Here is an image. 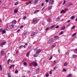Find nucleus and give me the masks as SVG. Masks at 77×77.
I'll return each instance as SVG.
<instances>
[{
    "mask_svg": "<svg viewBox=\"0 0 77 77\" xmlns=\"http://www.w3.org/2000/svg\"><path fill=\"white\" fill-rule=\"evenodd\" d=\"M54 38H55L56 39H59V38L58 36H54Z\"/></svg>",
    "mask_w": 77,
    "mask_h": 77,
    "instance_id": "19",
    "label": "nucleus"
},
{
    "mask_svg": "<svg viewBox=\"0 0 77 77\" xmlns=\"http://www.w3.org/2000/svg\"><path fill=\"white\" fill-rule=\"evenodd\" d=\"M55 26V25H52V26H51L50 27V29H53V28H54V26Z\"/></svg>",
    "mask_w": 77,
    "mask_h": 77,
    "instance_id": "24",
    "label": "nucleus"
},
{
    "mask_svg": "<svg viewBox=\"0 0 77 77\" xmlns=\"http://www.w3.org/2000/svg\"><path fill=\"white\" fill-rule=\"evenodd\" d=\"M56 68H57V67H56V66L54 68V69H56Z\"/></svg>",
    "mask_w": 77,
    "mask_h": 77,
    "instance_id": "64",
    "label": "nucleus"
},
{
    "mask_svg": "<svg viewBox=\"0 0 77 77\" xmlns=\"http://www.w3.org/2000/svg\"><path fill=\"white\" fill-rule=\"evenodd\" d=\"M76 34H77V33H76L73 34L72 35V36H73V37L74 36H75L76 35Z\"/></svg>",
    "mask_w": 77,
    "mask_h": 77,
    "instance_id": "39",
    "label": "nucleus"
},
{
    "mask_svg": "<svg viewBox=\"0 0 77 77\" xmlns=\"http://www.w3.org/2000/svg\"><path fill=\"white\" fill-rule=\"evenodd\" d=\"M73 4L72 3H70L69 5H68V6H71V5H72Z\"/></svg>",
    "mask_w": 77,
    "mask_h": 77,
    "instance_id": "34",
    "label": "nucleus"
},
{
    "mask_svg": "<svg viewBox=\"0 0 77 77\" xmlns=\"http://www.w3.org/2000/svg\"><path fill=\"white\" fill-rule=\"evenodd\" d=\"M65 11L64 10H62L60 12V14H62L63 13H65Z\"/></svg>",
    "mask_w": 77,
    "mask_h": 77,
    "instance_id": "21",
    "label": "nucleus"
},
{
    "mask_svg": "<svg viewBox=\"0 0 77 77\" xmlns=\"http://www.w3.org/2000/svg\"><path fill=\"white\" fill-rule=\"evenodd\" d=\"M53 7V6L51 5V6H49L48 8V10L49 9H51V8H52V7Z\"/></svg>",
    "mask_w": 77,
    "mask_h": 77,
    "instance_id": "32",
    "label": "nucleus"
},
{
    "mask_svg": "<svg viewBox=\"0 0 77 77\" xmlns=\"http://www.w3.org/2000/svg\"><path fill=\"white\" fill-rule=\"evenodd\" d=\"M32 21V23L33 24H36L38 22V19L36 18H34Z\"/></svg>",
    "mask_w": 77,
    "mask_h": 77,
    "instance_id": "1",
    "label": "nucleus"
},
{
    "mask_svg": "<svg viewBox=\"0 0 77 77\" xmlns=\"http://www.w3.org/2000/svg\"><path fill=\"white\" fill-rule=\"evenodd\" d=\"M14 26L13 25H11L9 26V27L10 29H13L14 28Z\"/></svg>",
    "mask_w": 77,
    "mask_h": 77,
    "instance_id": "14",
    "label": "nucleus"
},
{
    "mask_svg": "<svg viewBox=\"0 0 77 77\" xmlns=\"http://www.w3.org/2000/svg\"><path fill=\"white\" fill-rule=\"evenodd\" d=\"M59 27V26L58 25H57L56 27V29H57Z\"/></svg>",
    "mask_w": 77,
    "mask_h": 77,
    "instance_id": "49",
    "label": "nucleus"
},
{
    "mask_svg": "<svg viewBox=\"0 0 77 77\" xmlns=\"http://www.w3.org/2000/svg\"><path fill=\"white\" fill-rule=\"evenodd\" d=\"M75 26H73L72 27V29H74L75 28Z\"/></svg>",
    "mask_w": 77,
    "mask_h": 77,
    "instance_id": "55",
    "label": "nucleus"
},
{
    "mask_svg": "<svg viewBox=\"0 0 77 77\" xmlns=\"http://www.w3.org/2000/svg\"><path fill=\"white\" fill-rule=\"evenodd\" d=\"M23 47H24V48H26V47H25V45H24V46L21 45L19 47V48H23Z\"/></svg>",
    "mask_w": 77,
    "mask_h": 77,
    "instance_id": "18",
    "label": "nucleus"
},
{
    "mask_svg": "<svg viewBox=\"0 0 77 77\" xmlns=\"http://www.w3.org/2000/svg\"><path fill=\"white\" fill-rule=\"evenodd\" d=\"M50 21H51V19H50L49 18L48 19V22H49V23L50 22Z\"/></svg>",
    "mask_w": 77,
    "mask_h": 77,
    "instance_id": "57",
    "label": "nucleus"
},
{
    "mask_svg": "<svg viewBox=\"0 0 77 77\" xmlns=\"http://www.w3.org/2000/svg\"><path fill=\"white\" fill-rule=\"evenodd\" d=\"M63 71H64V72H65L66 71V70L65 68L64 69H63Z\"/></svg>",
    "mask_w": 77,
    "mask_h": 77,
    "instance_id": "46",
    "label": "nucleus"
},
{
    "mask_svg": "<svg viewBox=\"0 0 77 77\" xmlns=\"http://www.w3.org/2000/svg\"><path fill=\"white\" fill-rule=\"evenodd\" d=\"M41 50L40 49H38V50L36 51V54H38L39 53H41Z\"/></svg>",
    "mask_w": 77,
    "mask_h": 77,
    "instance_id": "8",
    "label": "nucleus"
},
{
    "mask_svg": "<svg viewBox=\"0 0 77 77\" xmlns=\"http://www.w3.org/2000/svg\"><path fill=\"white\" fill-rule=\"evenodd\" d=\"M10 61H11V59H9L7 60V64L9 65V62H10Z\"/></svg>",
    "mask_w": 77,
    "mask_h": 77,
    "instance_id": "23",
    "label": "nucleus"
},
{
    "mask_svg": "<svg viewBox=\"0 0 77 77\" xmlns=\"http://www.w3.org/2000/svg\"><path fill=\"white\" fill-rule=\"evenodd\" d=\"M18 72V70H16L15 72V74H17Z\"/></svg>",
    "mask_w": 77,
    "mask_h": 77,
    "instance_id": "45",
    "label": "nucleus"
},
{
    "mask_svg": "<svg viewBox=\"0 0 77 77\" xmlns=\"http://www.w3.org/2000/svg\"><path fill=\"white\" fill-rule=\"evenodd\" d=\"M55 47H56V44L53 45L51 46V48H54Z\"/></svg>",
    "mask_w": 77,
    "mask_h": 77,
    "instance_id": "26",
    "label": "nucleus"
},
{
    "mask_svg": "<svg viewBox=\"0 0 77 77\" xmlns=\"http://www.w3.org/2000/svg\"><path fill=\"white\" fill-rule=\"evenodd\" d=\"M24 65H27V63L26 62H24L23 63Z\"/></svg>",
    "mask_w": 77,
    "mask_h": 77,
    "instance_id": "43",
    "label": "nucleus"
},
{
    "mask_svg": "<svg viewBox=\"0 0 77 77\" xmlns=\"http://www.w3.org/2000/svg\"><path fill=\"white\" fill-rule=\"evenodd\" d=\"M16 54H18V51L17 50V51H16Z\"/></svg>",
    "mask_w": 77,
    "mask_h": 77,
    "instance_id": "63",
    "label": "nucleus"
},
{
    "mask_svg": "<svg viewBox=\"0 0 77 77\" xmlns=\"http://www.w3.org/2000/svg\"><path fill=\"white\" fill-rule=\"evenodd\" d=\"M65 26H63V27L61 28L62 30H65Z\"/></svg>",
    "mask_w": 77,
    "mask_h": 77,
    "instance_id": "22",
    "label": "nucleus"
},
{
    "mask_svg": "<svg viewBox=\"0 0 77 77\" xmlns=\"http://www.w3.org/2000/svg\"><path fill=\"white\" fill-rule=\"evenodd\" d=\"M26 16L23 17V20H25L26 19Z\"/></svg>",
    "mask_w": 77,
    "mask_h": 77,
    "instance_id": "52",
    "label": "nucleus"
},
{
    "mask_svg": "<svg viewBox=\"0 0 77 77\" xmlns=\"http://www.w3.org/2000/svg\"><path fill=\"white\" fill-rule=\"evenodd\" d=\"M1 55L2 56H5V52L3 51H1Z\"/></svg>",
    "mask_w": 77,
    "mask_h": 77,
    "instance_id": "6",
    "label": "nucleus"
},
{
    "mask_svg": "<svg viewBox=\"0 0 77 77\" xmlns=\"http://www.w3.org/2000/svg\"><path fill=\"white\" fill-rule=\"evenodd\" d=\"M45 2L46 3H47L48 2V0H45Z\"/></svg>",
    "mask_w": 77,
    "mask_h": 77,
    "instance_id": "51",
    "label": "nucleus"
},
{
    "mask_svg": "<svg viewBox=\"0 0 77 77\" xmlns=\"http://www.w3.org/2000/svg\"><path fill=\"white\" fill-rule=\"evenodd\" d=\"M53 71V70H51L50 72H49V73L50 74H52V71Z\"/></svg>",
    "mask_w": 77,
    "mask_h": 77,
    "instance_id": "36",
    "label": "nucleus"
},
{
    "mask_svg": "<svg viewBox=\"0 0 77 77\" xmlns=\"http://www.w3.org/2000/svg\"><path fill=\"white\" fill-rule=\"evenodd\" d=\"M66 65H67V63H64V66H66Z\"/></svg>",
    "mask_w": 77,
    "mask_h": 77,
    "instance_id": "48",
    "label": "nucleus"
},
{
    "mask_svg": "<svg viewBox=\"0 0 77 77\" xmlns=\"http://www.w3.org/2000/svg\"><path fill=\"white\" fill-rule=\"evenodd\" d=\"M49 5H53V0H50Z\"/></svg>",
    "mask_w": 77,
    "mask_h": 77,
    "instance_id": "9",
    "label": "nucleus"
},
{
    "mask_svg": "<svg viewBox=\"0 0 77 77\" xmlns=\"http://www.w3.org/2000/svg\"><path fill=\"white\" fill-rule=\"evenodd\" d=\"M32 2V1H29L28 2H26L25 3L26 5H29V3H31Z\"/></svg>",
    "mask_w": 77,
    "mask_h": 77,
    "instance_id": "16",
    "label": "nucleus"
},
{
    "mask_svg": "<svg viewBox=\"0 0 77 77\" xmlns=\"http://www.w3.org/2000/svg\"><path fill=\"white\" fill-rule=\"evenodd\" d=\"M18 9H15L14 10V12L15 14H16V13H17V12H18Z\"/></svg>",
    "mask_w": 77,
    "mask_h": 77,
    "instance_id": "17",
    "label": "nucleus"
},
{
    "mask_svg": "<svg viewBox=\"0 0 77 77\" xmlns=\"http://www.w3.org/2000/svg\"><path fill=\"white\" fill-rule=\"evenodd\" d=\"M72 57L73 59H75L77 57V55H76L73 54L72 56Z\"/></svg>",
    "mask_w": 77,
    "mask_h": 77,
    "instance_id": "10",
    "label": "nucleus"
},
{
    "mask_svg": "<svg viewBox=\"0 0 77 77\" xmlns=\"http://www.w3.org/2000/svg\"><path fill=\"white\" fill-rule=\"evenodd\" d=\"M38 2V0H35L34 1V5H36V3H37Z\"/></svg>",
    "mask_w": 77,
    "mask_h": 77,
    "instance_id": "15",
    "label": "nucleus"
},
{
    "mask_svg": "<svg viewBox=\"0 0 77 77\" xmlns=\"http://www.w3.org/2000/svg\"><path fill=\"white\" fill-rule=\"evenodd\" d=\"M75 17V16L73 15L70 18H71V19H72V20H73V19H74V18Z\"/></svg>",
    "mask_w": 77,
    "mask_h": 77,
    "instance_id": "28",
    "label": "nucleus"
},
{
    "mask_svg": "<svg viewBox=\"0 0 77 77\" xmlns=\"http://www.w3.org/2000/svg\"><path fill=\"white\" fill-rule=\"evenodd\" d=\"M75 53H77V48L75 49V50L74 51Z\"/></svg>",
    "mask_w": 77,
    "mask_h": 77,
    "instance_id": "37",
    "label": "nucleus"
},
{
    "mask_svg": "<svg viewBox=\"0 0 77 77\" xmlns=\"http://www.w3.org/2000/svg\"><path fill=\"white\" fill-rule=\"evenodd\" d=\"M45 76L46 77H48V73H47L46 75H45Z\"/></svg>",
    "mask_w": 77,
    "mask_h": 77,
    "instance_id": "44",
    "label": "nucleus"
},
{
    "mask_svg": "<svg viewBox=\"0 0 77 77\" xmlns=\"http://www.w3.org/2000/svg\"><path fill=\"white\" fill-rule=\"evenodd\" d=\"M70 21H71L70 20H68L67 22V23H69V22H70Z\"/></svg>",
    "mask_w": 77,
    "mask_h": 77,
    "instance_id": "61",
    "label": "nucleus"
},
{
    "mask_svg": "<svg viewBox=\"0 0 77 77\" xmlns=\"http://www.w3.org/2000/svg\"><path fill=\"white\" fill-rule=\"evenodd\" d=\"M38 55H36V54H35L33 55L34 57H38Z\"/></svg>",
    "mask_w": 77,
    "mask_h": 77,
    "instance_id": "27",
    "label": "nucleus"
},
{
    "mask_svg": "<svg viewBox=\"0 0 77 77\" xmlns=\"http://www.w3.org/2000/svg\"><path fill=\"white\" fill-rule=\"evenodd\" d=\"M39 70H40V69L39 68L35 70V72H37V73H38V72H39Z\"/></svg>",
    "mask_w": 77,
    "mask_h": 77,
    "instance_id": "13",
    "label": "nucleus"
},
{
    "mask_svg": "<svg viewBox=\"0 0 77 77\" xmlns=\"http://www.w3.org/2000/svg\"><path fill=\"white\" fill-rule=\"evenodd\" d=\"M44 3H42L41 4L42 6H44Z\"/></svg>",
    "mask_w": 77,
    "mask_h": 77,
    "instance_id": "62",
    "label": "nucleus"
},
{
    "mask_svg": "<svg viewBox=\"0 0 77 77\" xmlns=\"http://www.w3.org/2000/svg\"><path fill=\"white\" fill-rule=\"evenodd\" d=\"M11 23H12V24H15L17 23V21L16 20H14Z\"/></svg>",
    "mask_w": 77,
    "mask_h": 77,
    "instance_id": "7",
    "label": "nucleus"
},
{
    "mask_svg": "<svg viewBox=\"0 0 77 77\" xmlns=\"http://www.w3.org/2000/svg\"><path fill=\"white\" fill-rule=\"evenodd\" d=\"M23 26H20V29H23Z\"/></svg>",
    "mask_w": 77,
    "mask_h": 77,
    "instance_id": "60",
    "label": "nucleus"
},
{
    "mask_svg": "<svg viewBox=\"0 0 77 77\" xmlns=\"http://www.w3.org/2000/svg\"><path fill=\"white\" fill-rule=\"evenodd\" d=\"M5 32H6V31L5 30H3L2 31V33H3V34H4V33H5Z\"/></svg>",
    "mask_w": 77,
    "mask_h": 77,
    "instance_id": "31",
    "label": "nucleus"
},
{
    "mask_svg": "<svg viewBox=\"0 0 77 77\" xmlns=\"http://www.w3.org/2000/svg\"><path fill=\"white\" fill-rule=\"evenodd\" d=\"M3 30V29L2 28H1L0 29V32H1Z\"/></svg>",
    "mask_w": 77,
    "mask_h": 77,
    "instance_id": "53",
    "label": "nucleus"
},
{
    "mask_svg": "<svg viewBox=\"0 0 77 77\" xmlns=\"http://www.w3.org/2000/svg\"><path fill=\"white\" fill-rule=\"evenodd\" d=\"M63 32L61 31L60 33H59V35H62V34H63Z\"/></svg>",
    "mask_w": 77,
    "mask_h": 77,
    "instance_id": "30",
    "label": "nucleus"
},
{
    "mask_svg": "<svg viewBox=\"0 0 77 77\" xmlns=\"http://www.w3.org/2000/svg\"><path fill=\"white\" fill-rule=\"evenodd\" d=\"M7 75L8 77H11V74L9 73H7Z\"/></svg>",
    "mask_w": 77,
    "mask_h": 77,
    "instance_id": "25",
    "label": "nucleus"
},
{
    "mask_svg": "<svg viewBox=\"0 0 77 77\" xmlns=\"http://www.w3.org/2000/svg\"><path fill=\"white\" fill-rule=\"evenodd\" d=\"M15 66V65L14 64H12L10 66H9V68L10 69H11V68H12L13 66Z\"/></svg>",
    "mask_w": 77,
    "mask_h": 77,
    "instance_id": "20",
    "label": "nucleus"
},
{
    "mask_svg": "<svg viewBox=\"0 0 77 77\" xmlns=\"http://www.w3.org/2000/svg\"><path fill=\"white\" fill-rule=\"evenodd\" d=\"M54 41V39L53 38H51L49 40L48 44H51Z\"/></svg>",
    "mask_w": 77,
    "mask_h": 77,
    "instance_id": "3",
    "label": "nucleus"
},
{
    "mask_svg": "<svg viewBox=\"0 0 77 77\" xmlns=\"http://www.w3.org/2000/svg\"><path fill=\"white\" fill-rule=\"evenodd\" d=\"M66 3V1H65V0H64L63 1V5H64Z\"/></svg>",
    "mask_w": 77,
    "mask_h": 77,
    "instance_id": "41",
    "label": "nucleus"
},
{
    "mask_svg": "<svg viewBox=\"0 0 77 77\" xmlns=\"http://www.w3.org/2000/svg\"><path fill=\"white\" fill-rule=\"evenodd\" d=\"M68 77H72V75L71 74H69L67 76Z\"/></svg>",
    "mask_w": 77,
    "mask_h": 77,
    "instance_id": "33",
    "label": "nucleus"
},
{
    "mask_svg": "<svg viewBox=\"0 0 77 77\" xmlns=\"http://www.w3.org/2000/svg\"><path fill=\"white\" fill-rule=\"evenodd\" d=\"M18 5V2H17L14 4L15 6H16V5Z\"/></svg>",
    "mask_w": 77,
    "mask_h": 77,
    "instance_id": "38",
    "label": "nucleus"
},
{
    "mask_svg": "<svg viewBox=\"0 0 77 77\" xmlns=\"http://www.w3.org/2000/svg\"><path fill=\"white\" fill-rule=\"evenodd\" d=\"M70 25H71V24H68L67 26V27H69V26H70Z\"/></svg>",
    "mask_w": 77,
    "mask_h": 77,
    "instance_id": "54",
    "label": "nucleus"
},
{
    "mask_svg": "<svg viewBox=\"0 0 77 77\" xmlns=\"http://www.w3.org/2000/svg\"><path fill=\"white\" fill-rule=\"evenodd\" d=\"M69 51H67V52L66 53V55H68L69 54Z\"/></svg>",
    "mask_w": 77,
    "mask_h": 77,
    "instance_id": "29",
    "label": "nucleus"
},
{
    "mask_svg": "<svg viewBox=\"0 0 77 77\" xmlns=\"http://www.w3.org/2000/svg\"><path fill=\"white\" fill-rule=\"evenodd\" d=\"M32 64L35 67L37 66L38 65V63H37L35 61L32 62Z\"/></svg>",
    "mask_w": 77,
    "mask_h": 77,
    "instance_id": "2",
    "label": "nucleus"
},
{
    "mask_svg": "<svg viewBox=\"0 0 77 77\" xmlns=\"http://www.w3.org/2000/svg\"><path fill=\"white\" fill-rule=\"evenodd\" d=\"M29 65L30 66H32V63H29Z\"/></svg>",
    "mask_w": 77,
    "mask_h": 77,
    "instance_id": "47",
    "label": "nucleus"
},
{
    "mask_svg": "<svg viewBox=\"0 0 77 77\" xmlns=\"http://www.w3.org/2000/svg\"><path fill=\"white\" fill-rule=\"evenodd\" d=\"M30 51H28L26 53V57H28L29 56V54H30Z\"/></svg>",
    "mask_w": 77,
    "mask_h": 77,
    "instance_id": "12",
    "label": "nucleus"
},
{
    "mask_svg": "<svg viewBox=\"0 0 77 77\" xmlns=\"http://www.w3.org/2000/svg\"><path fill=\"white\" fill-rule=\"evenodd\" d=\"M60 20V18L59 17H58L56 18V21L58 22V21H59Z\"/></svg>",
    "mask_w": 77,
    "mask_h": 77,
    "instance_id": "11",
    "label": "nucleus"
},
{
    "mask_svg": "<svg viewBox=\"0 0 77 77\" xmlns=\"http://www.w3.org/2000/svg\"><path fill=\"white\" fill-rule=\"evenodd\" d=\"M0 71H2V67L1 65H0Z\"/></svg>",
    "mask_w": 77,
    "mask_h": 77,
    "instance_id": "35",
    "label": "nucleus"
},
{
    "mask_svg": "<svg viewBox=\"0 0 77 77\" xmlns=\"http://www.w3.org/2000/svg\"><path fill=\"white\" fill-rule=\"evenodd\" d=\"M30 73V71H28L27 72V74H29Z\"/></svg>",
    "mask_w": 77,
    "mask_h": 77,
    "instance_id": "59",
    "label": "nucleus"
},
{
    "mask_svg": "<svg viewBox=\"0 0 77 77\" xmlns=\"http://www.w3.org/2000/svg\"><path fill=\"white\" fill-rule=\"evenodd\" d=\"M48 30V27H47L46 29V31H47Z\"/></svg>",
    "mask_w": 77,
    "mask_h": 77,
    "instance_id": "56",
    "label": "nucleus"
},
{
    "mask_svg": "<svg viewBox=\"0 0 77 77\" xmlns=\"http://www.w3.org/2000/svg\"><path fill=\"white\" fill-rule=\"evenodd\" d=\"M68 10V9L66 8H65L64 9V11H65V12H66V11H67Z\"/></svg>",
    "mask_w": 77,
    "mask_h": 77,
    "instance_id": "42",
    "label": "nucleus"
},
{
    "mask_svg": "<svg viewBox=\"0 0 77 77\" xmlns=\"http://www.w3.org/2000/svg\"><path fill=\"white\" fill-rule=\"evenodd\" d=\"M6 43V42H3L0 44V46H3V45H5Z\"/></svg>",
    "mask_w": 77,
    "mask_h": 77,
    "instance_id": "5",
    "label": "nucleus"
},
{
    "mask_svg": "<svg viewBox=\"0 0 77 77\" xmlns=\"http://www.w3.org/2000/svg\"><path fill=\"white\" fill-rule=\"evenodd\" d=\"M56 62L55 60H54V64H56Z\"/></svg>",
    "mask_w": 77,
    "mask_h": 77,
    "instance_id": "58",
    "label": "nucleus"
},
{
    "mask_svg": "<svg viewBox=\"0 0 77 77\" xmlns=\"http://www.w3.org/2000/svg\"><path fill=\"white\" fill-rule=\"evenodd\" d=\"M36 34H38V32H32L31 34V36H35V35H36Z\"/></svg>",
    "mask_w": 77,
    "mask_h": 77,
    "instance_id": "4",
    "label": "nucleus"
},
{
    "mask_svg": "<svg viewBox=\"0 0 77 77\" xmlns=\"http://www.w3.org/2000/svg\"><path fill=\"white\" fill-rule=\"evenodd\" d=\"M20 29H18L17 31V33H19V32H20Z\"/></svg>",
    "mask_w": 77,
    "mask_h": 77,
    "instance_id": "50",
    "label": "nucleus"
},
{
    "mask_svg": "<svg viewBox=\"0 0 77 77\" xmlns=\"http://www.w3.org/2000/svg\"><path fill=\"white\" fill-rule=\"evenodd\" d=\"M52 58H53V56H51L50 57L49 59V60H51V59H52Z\"/></svg>",
    "mask_w": 77,
    "mask_h": 77,
    "instance_id": "40",
    "label": "nucleus"
}]
</instances>
